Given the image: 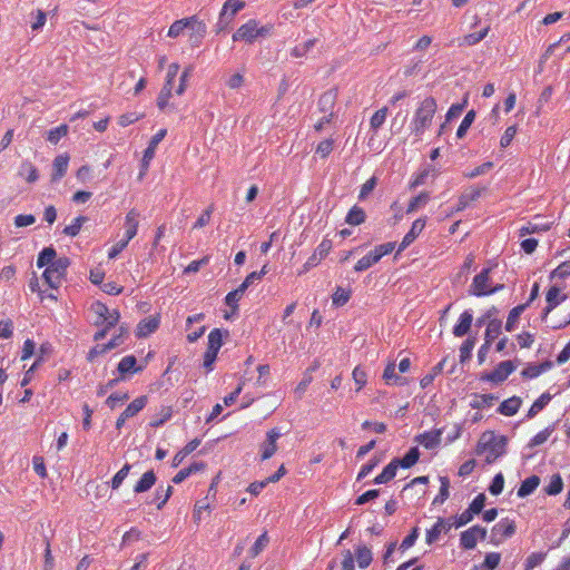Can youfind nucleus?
Returning a JSON list of instances; mask_svg holds the SVG:
<instances>
[{
	"label": "nucleus",
	"mask_w": 570,
	"mask_h": 570,
	"mask_svg": "<svg viewBox=\"0 0 570 570\" xmlns=\"http://www.w3.org/2000/svg\"><path fill=\"white\" fill-rule=\"evenodd\" d=\"M507 438L495 435L493 432L483 433L478 445L476 453L484 455L485 462L491 464L505 453Z\"/></svg>",
	"instance_id": "f257e3e1"
},
{
	"label": "nucleus",
	"mask_w": 570,
	"mask_h": 570,
	"mask_svg": "<svg viewBox=\"0 0 570 570\" xmlns=\"http://www.w3.org/2000/svg\"><path fill=\"white\" fill-rule=\"evenodd\" d=\"M436 109V100L433 97H426L420 102L411 121V130L416 137H421L430 128Z\"/></svg>",
	"instance_id": "f03ea898"
},
{
	"label": "nucleus",
	"mask_w": 570,
	"mask_h": 570,
	"mask_svg": "<svg viewBox=\"0 0 570 570\" xmlns=\"http://www.w3.org/2000/svg\"><path fill=\"white\" fill-rule=\"evenodd\" d=\"M272 29L273 26L271 24L259 27V22L256 19H249L234 32L233 40L252 43L258 37H264L268 35L272 31Z\"/></svg>",
	"instance_id": "7ed1b4c3"
},
{
	"label": "nucleus",
	"mask_w": 570,
	"mask_h": 570,
	"mask_svg": "<svg viewBox=\"0 0 570 570\" xmlns=\"http://www.w3.org/2000/svg\"><path fill=\"white\" fill-rule=\"evenodd\" d=\"M395 246V242H389L375 246L372 250H370L366 255L356 262L354 265V271L360 273L371 268L373 265L379 263L383 256L391 254Z\"/></svg>",
	"instance_id": "20e7f679"
},
{
	"label": "nucleus",
	"mask_w": 570,
	"mask_h": 570,
	"mask_svg": "<svg viewBox=\"0 0 570 570\" xmlns=\"http://www.w3.org/2000/svg\"><path fill=\"white\" fill-rule=\"evenodd\" d=\"M491 271H492L491 267L483 268L479 274H476L473 277L472 284L470 285V288H469L470 295L476 296V297L488 296V295L499 292L503 287L502 285L491 287V279H490Z\"/></svg>",
	"instance_id": "39448f33"
},
{
	"label": "nucleus",
	"mask_w": 570,
	"mask_h": 570,
	"mask_svg": "<svg viewBox=\"0 0 570 570\" xmlns=\"http://www.w3.org/2000/svg\"><path fill=\"white\" fill-rule=\"evenodd\" d=\"M70 262L67 257H59L55 263L47 266L42 277L51 288H58L66 275Z\"/></svg>",
	"instance_id": "423d86ee"
},
{
	"label": "nucleus",
	"mask_w": 570,
	"mask_h": 570,
	"mask_svg": "<svg viewBox=\"0 0 570 570\" xmlns=\"http://www.w3.org/2000/svg\"><path fill=\"white\" fill-rule=\"evenodd\" d=\"M333 248V243L330 238L325 237L315 248L313 254L307 258L303 266L297 271V275H304L312 268L318 266L321 262L330 254Z\"/></svg>",
	"instance_id": "0eeeda50"
},
{
	"label": "nucleus",
	"mask_w": 570,
	"mask_h": 570,
	"mask_svg": "<svg viewBox=\"0 0 570 570\" xmlns=\"http://www.w3.org/2000/svg\"><path fill=\"white\" fill-rule=\"evenodd\" d=\"M245 2L242 0H226L219 13L217 22V32L223 31L232 22L234 16L244 9Z\"/></svg>",
	"instance_id": "6e6552de"
},
{
	"label": "nucleus",
	"mask_w": 570,
	"mask_h": 570,
	"mask_svg": "<svg viewBox=\"0 0 570 570\" xmlns=\"http://www.w3.org/2000/svg\"><path fill=\"white\" fill-rule=\"evenodd\" d=\"M515 368L517 366L512 361H503L499 363L492 372L482 374L481 381L500 384L504 382Z\"/></svg>",
	"instance_id": "1a4fd4ad"
},
{
	"label": "nucleus",
	"mask_w": 570,
	"mask_h": 570,
	"mask_svg": "<svg viewBox=\"0 0 570 570\" xmlns=\"http://www.w3.org/2000/svg\"><path fill=\"white\" fill-rule=\"evenodd\" d=\"M488 531L480 525H473L460 534V546L465 550H472L476 547L478 540H484Z\"/></svg>",
	"instance_id": "9d476101"
},
{
	"label": "nucleus",
	"mask_w": 570,
	"mask_h": 570,
	"mask_svg": "<svg viewBox=\"0 0 570 570\" xmlns=\"http://www.w3.org/2000/svg\"><path fill=\"white\" fill-rule=\"evenodd\" d=\"M492 539L494 544H499L503 539H508L515 533V522L509 518L501 519L492 528Z\"/></svg>",
	"instance_id": "9b49d317"
},
{
	"label": "nucleus",
	"mask_w": 570,
	"mask_h": 570,
	"mask_svg": "<svg viewBox=\"0 0 570 570\" xmlns=\"http://www.w3.org/2000/svg\"><path fill=\"white\" fill-rule=\"evenodd\" d=\"M282 436L278 428H273L266 433V440L261 444V459L266 461L277 451V440Z\"/></svg>",
	"instance_id": "f8f14e48"
},
{
	"label": "nucleus",
	"mask_w": 570,
	"mask_h": 570,
	"mask_svg": "<svg viewBox=\"0 0 570 570\" xmlns=\"http://www.w3.org/2000/svg\"><path fill=\"white\" fill-rule=\"evenodd\" d=\"M187 31L190 45L198 47L206 36L207 27L204 21L199 20L196 16H191L189 17Z\"/></svg>",
	"instance_id": "ddd939ff"
},
{
	"label": "nucleus",
	"mask_w": 570,
	"mask_h": 570,
	"mask_svg": "<svg viewBox=\"0 0 570 570\" xmlns=\"http://www.w3.org/2000/svg\"><path fill=\"white\" fill-rule=\"evenodd\" d=\"M425 224V218H417L412 223L410 230L404 235L399 245L397 254L407 248L417 238V236L423 232Z\"/></svg>",
	"instance_id": "4468645a"
},
{
	"label": "nucleus",
	"mask_w": 570,
	"mask_h": 570,
	"mask_svg": "<svg viewBox=\"0 0 570 570\" xmlns=\"http://www.w3.org/2000/svg\"><path fill=\"white\" fill-rule=\"evenodd\" d=\"M166 134H167L166 129H160L151 137V139L148 144V147L144 151V156H142V160H141V167L144 168V170L148 169L150 161L155 157L157 146L165 138Z\"/></svg>",
	"instance_id": "2eb2a0df"
},
{
	"label": "nucleus",
	"mask_w": 570,
	"mask_h": 570,
	"mask_svg": "<svg viewBox=\"0 0 570 570\" xmlns=\"http://www.w3.org/2000/svg\"><path fill=\"white\" fill-rule=\"evenodd\" d=\"M139 217L140 214L137 209H130L125 216V234L124 238L129 242L137 235L138 226H139Z\"/></svg>",
	"instance_id": "dca6fc26"
},
{
	"label": "nucleus",
	"mask_w": 570,
	"mask_h": 570,
	"mask_svg": "<svg viewBox=\"0 0 570 570\" xmlns=\"http://www.w3.org/2000/svg\"><path fill=\"white\" fill-rule=\"evenodd\" d=\"M567 295L561 294V291L557 286H551L547 294H546V301L547 306L543 309V318L548 316L549 313H551L561 302L566 301Z\"/></svg>",
	"instance_id": "f3484780"
},
{
	"label": "nucleus",
	"mask_w": 570,
	"mask_h": 570,
	"mask_svg": "<svg viewBox=\"0 0 570 570\" xmlns=\"http://www.w3.org/2000/svg\"><path fill=\"white\" fill-rule=\"evenodd\" d=\"M442 430L426 431L415 436V441L428 450L435 449L441 443Z\"/></svg>",
	"instance_id": "a211bd4d"
},
{
	"label": "nucleus",
	"mask_w": 570,
	"mask_h": 570,
	"mask_svg": "<svg viewBox=\"0 0 570 570\" xmlns=\"http://www.w3.org/2000/svg\"><path fill=\"white\" fill-rule=\"evenodd\" d=\"M481 193L482 190L476 187H471L470 189L462 193L459 197V202L455 208L451 212V214L464 210L481 196Z\"/></svg>",
	"instance_id": "6ab92c4d"
},
{
	"label": "nucleus",
	"mask_w": 570,
	"mask_h": 570,
	"mask_svg": "<svg viewBox=\"0 0 570 570\" xmlns=\"http://www.w3.org/2000/svg\"><path fill=\"white\" fill-rule=\"evenodd\" d=\"M117 371L124 379L127 374H135L142 371V366H137V358L134 355L124 356L118 363Z\"/></svg>",
	"instance_id": "aec40b11"
},
{
	"label": "nucleus",
	"mask_w": 570,
	"mask_h": 570,
	"mask_svg": "<svg viewBox=\"0 0 570 570\" xmlns=\"http://www.w3.org/2000/svg\"><path fill=\"white\" fill-rule=\"evenodd\" d=\"M159 327V317L158 316H149L141 320L136 328L137 337H147L151 333H154Z\"/></svg>",
	"instance_id": "412c9836"
},
{
	"label": "nucleus",
	"mask_w": 570,
	"mask_h": 570,
	"mask_svg": "<svg viewBox=\"0 0 570 570\" xmlns=\"http://www.w3.org/2000/svg\"><path fill=\"white\" fill-rule=\"evenodd\" d=\"M552 367V362L544 361L540 364H528L522 371L521 376L525 380H532Z\"/></svg>",
	"instance_id": "4be33fe9"
},
{
	"label": "nucleus",
	"mask_w": 570,
	"mask_h": 570,
	"mask_svg": "<svg viewBox=\"0 0 570 570\" xmlns=\"http://www.w3.org/2000/svg\"><path fill=\"white\" fill-rule=\"evenodd\" d=\"M473 321V315L471 311H464L460 317L458 323L453 327V334L456 337H462L466 335L471 328Z\"/></svg>",
	"instance_id": "5701e85b"
},
{
	"label": "nucleus",
	"mask_w": 570,
	"mask_h": 570,
	"mask_svg": "<svg viewBox=\"0 0 570 570\" xmlns=\"http://www.w3.org/2000/svg\"><path fill=\"white\" fill-rule=\"evenodd\" d=\"M70 157L68 154L58 155L53 160V173L51 176L52 181L60 180L67 173Z\"/></svg>",
	"instance_id": "b1692460"
},
{
	"label": "nucleus",
	"mask_w": 570,
	"mask_h": 570,
	"mask_svg": "<svg viewBox=\"0 0 570 570\" xmlns=\"http://www.w3.org/2000/svg\"><path fill=\"white\" fill-rule=\"evenodd\" d=\"M521 404V397L514 395L501 402L497 411L504 416H512L518 413Z\"/></svg>",
	"instance_id": "393cba45"
},
{
	"label": "nucleus",
	"mask_w": 570,
	"mask_h": 570,
	"mask_svg": "<svg viewBox=\"0 0 570 570\" xmlns=\"http://www.w3.org/2000/svg\"><path fill=\"white\" fill-rule=\"evenodd\" d=\"M451 524H448L442 518H439L438 521L433 524L431 529L426 531L425 541L428 544H432L438 541L440 534L443 531H449L451 529Z\"/></svg>",
	"instance_id": "a878e982"
},
{
	"label": "nucleus",
	"mask_w": 570,
	"mask_h": 570,
	"mask_svg": "<svg viewBox=\"0 0 570 570\" xmlns=\"http://www.w3.org/2000/svg\"><path fill=\"white\" fill-rule=\"evenodd\" d=\"M18 176L23 178L27 183L33 184L39 179V171L32 163L24 160L20 165Z\"/></svg>",
	"instance_id": "bb28decb"
},
{
	"label": "nucleus",
	"mask_w": 570,
	"mask_h": 570,
	"mask_svg": "<svg viewBox=\"0 0 570 570\" xmlns=\"http://www.w3.org/2000/svg\"><path fill=\"white\" fill-rule=\"evenodd\" d=\"M540 484V478L538 475H531L522 481L519 487L517 494L519 498H525L533 493Z\"/></svg>",
	"instance_id": "cd10ccee"
},
{
	"label": "nucleus",
	"mask_w": 570,
	"mask_h": 570,
	"mask_svg": "<svg viewBox=\"0 0 570 570\" xmlns=\"http://www.w3.org/2000/svg\"><path fill=\"white\" fill-rule=\"evenodd\" d=\"M156 474L154 473V471H147L145 472L141 478L139 479V481L135 484L134 487V492L135 493H142V492H146L148 491L149 489H151L154 487V484L156 483Z\"/></svg>",
	"instance_id": "c85d7f7f"
},
{
	"label": "nucleus",
	"mask_w": 570,
	"mask_h": 570,
	"mask_svg": "<svg viewBox=\"0 0 570 570\" xmlns=\"http://www.w3.org/2000/svg\"><path fill=\"white\" fill-rule=\"evenodd\" d=\"M147 402H148V397L146 395L136 397L124 410V412H122L124 416L127 419L134 417L147 405Z\"/></svg>",
	"instance_id": "c756f323"
},
{
	"label": "nucleus",
	"mask_w": 570,
	"mask_h": 570,
	"mask_svg": "<svg viewBox=\"0 0 570 570\" xmlns=\"http://www.w3.org/2000/svg\"><path fill=\"white\" fill-rule=\"evenodd\" d=\"M420 459V451L417 448H411L402 459H393L396 462L397 468L410 469Z\"/></svg>",
	"instance_id": "7c9ffc66"
},
{
	"label": "nucleus",
	"mask_w": 570,
	"mask_h": 570,
	"mask_svg": "<svg viewBox=\"0 0 570 570\" xmlns=\"http://www.w3.org/2000/svg\"><path fill=\"white\" fill-rule=\"evenodd\" d=\"M552 396L550 393H542L530 406L527 413L528 419L534 417L540 411H542L551 401Z\"/></svg>",
	"instance_id": "2f4dec72"
},
{
	"label": "nucleus",
	"mask_w": 570,
	"mask_h": 570,
	"mask_svg": "<svg viewBox=\"0 0 570 570\" xmlns=\"http://www.w3.org/2000/svg\"><path fill=\"white\" fill-rule=\"evenodd\" d=\"M498 400V396L494 394H474L473 400L470 403L472 409H487L492 406V404Z\"/></svg>",
	"instance_id": "473e14b6"
},
{
	"label": "nucleus",
	"mask_w": 570,
	"mask_h": 570,
	"mask_svg": "<svg viewBox=\"0 0 570 570\" xmlns=\"http://www.w3.org/2000/svg\"><path fill=\"white\" fill-rule=\"evenodd\" d=\"M502 322L498 318L491 320L488 323L485 334H484V343L491 345L492 342L499 337L501 334Z\"/></svg>",
	"instance_id": "72a5a7b5"
},
{
	"label": "nucleus",
	"mask_w": 570,
	"mask_h": 570,
	"mask_svg": "<svg viewBox=\"0 0 570 570\" xmlns=\"http://www.w3.org/2000/svg\"><path fill=\"white\" fill-rule=\"evenodd\" d=\"M397 465H396V462H394L393 460L383 469V471L375 476V479L373 480V482L375 484H384V483H387L390 482L392 479H394V476L396 475V471H397Z\"/></svg>",
	"instance_id": "f704fd0d"
},
{
	"label": "nucleus",
	"mask_w": 570,
	"mask_h": 570,
	"mask_svg": "<svg viewBox=\"0 0 570 570\" xmlns=\"http://www.w3.org/2000/svg\"><path fill=\"white\" fill-rule=\"evenodd\" d=\"M355 559L358 568L365 569L373 560L372 551L365 546H358L355 549Z\"/></svg>",
	"instance_id": "c9c22d12"
},
{
	"label": "nucleus",
	"mask_w": 570,
	"mask_h": 570,
	"mask_svg": "<svg viewBox=\"0 0 570 570\" xmlns=\"http://www.w3.org/2000/svg\"><path fill=\"white\" fill-rule=\"evenodd\" d=\"M365 218L366 215L364 209L355 205L348 210L345 222L348 225L358 226L365 222Z\"/></svg>",
	"instance_id": "e433bc0d"
},
{
	"label": "nucleus",
	"mask_w": 570,
	"mask_h": 570,
	"mask_svg": "<svg viewBox=\"0 0 570 570\" xmlns=\"http://www.w3.org/2000/svg\"><path fill=\"white\" fill-rule=\"evenodd\" d=\"M528 307V304H520L515 307H513L508 315L507 322H505V330L508 332H512L515 328V325L519 321L520 315L525 311Z\"/></svg>",
	"instance_id": "4c0bfd02"
},
{
	"label": "nucleus",
	"mask_w": 570,
	"mask_h": 570,
	"mask_svg": "<svg viewBox=\"0 0 570 570\" xmlns=\"http://www.w3.org/2000/svg\"><path fill=\"white\" fill-rule=\"evenodd\" d=\"M57 256V253L55 250V248L52 247H46L43 248L39 255H38V258H37V266L39 268L41 267H47L49 265H51L52 263H55L58 258H56Z\"/></svg>",
	"instance_id": "58836bf2"
},
{
	"label": "nucleus",
	"mask_w": 570,
	"mask_h": 570,
	"mask_svg": "<svg viewBox=\"0 0 570 570\" xmlns=\"http://www.w3.org/2000/svg\"><path fill=\"white\" fill-rule=\"evenodd\" d=\"M387 115H389L387 107H382L379 110H376L370 119L371 130L376 132L385 122Z\"/></svg>",
	"instance_id": "ea45409f"
},
{
	"label": "nucleus",
	"mask_w": 570,
	"mask_h": 570,
	"mask_svg": "<svg viewBox=\"0 0 570 570\" xmlns=\"http://www.w3.org/2000/svg\"><path fill=\"white\" fill-rule=\"evenodd\" d=\"M550 228H551V224L550 223L538 224V223L529 222V223H527L525 225H523L519 229V235L521 237H523V236L529 235V234L547 232Z\"/></svg>",
	"instance_id": "a19ab883"
},
{
	"label": "nucleus",
	"mask_w": 570,
	"mask_h": 570,
	"mask_svg": "<svg viewBox=\"0 0 570 570\" xmlns=\"http://www.w3.org/2000/svg\"><path fill=\"white\" fill-rule=\"evenodd\" d=\"M173 416L171 406H161L159 412L150 420L151 428H159Z\"/></svg>",
	"instance_id": "79ce46f5"
},
{
	"label": "nucleus",
	"mask_w": 570,
	"mask_h": 570,
	"mask_svg": "<svg viewBox=\"0 0 570 570\" xmlns=\"http://www.w3.org/2000/svg\"><path fill=\"white\" fill-rule=\"evenodd\" d=\"M489 30H490V27H485L479 32L465 35L460 40V46H474V45L479 43L481 40H483L488 36Z\"/></svg>",
	"instance_id": "37998d69"
},
{
	"label": "nucleus",
	"mask_w": 570,
	"mask_h": 570,
	"mask_svg": "<svg viewBox=\"0 0 570 570\" xmlns=\"http://www.w3.org/2000/svg\"><path fill=\"white\" fill-rule=\"evenodd\" d=\"M189 17L174 21L167 32L169 38H177L187 31Z\"/></svg>",
	"instance_id": "c03bdc74"
},
{
	"label": "nucleus",
	"mask_w": 570,
	"mask_h": 570,
	"mask_svg": "<svg viewBox=\"0 0 570 570\" xmlns=\"http://www.w3.org/2000/svg\"><path fill=\"white\" fill-rule=\"evenodd\" d=\"M553 431H554V425H549V426L544 428L543 430H541L540 432H538L529 441V448H535V446H539V445L543 444L544 442H547L548 439L553 433Z\"/></svg>",
	"instance_id": "a18cd8bd"
},
{
	"label": "nucleus",
	"mask_w": 570,
	"mask_h": 570,
	"mask_svg": "<svg viewBox=\"0 0 570 570\" xmlns=\"http://www.w3.org/2000/svg\"><path fill=\"white\" fill-rule=\"evenodd\" d=\"M88 220L86 216H78L73 218L70 225H67L62 233L69 237H76L82 227V225Z\"/></svg>",
	"instance_id": "49530a36"
},
{
	"label": "nucleus",
	"mask_w": 570,
	"mask_h": 570,
	"mask_svg": "<svg viewBox=\"0 0 570 570\" xmlns=\"http://www.w3.org/2000/svg\"><path fill=\"white\" fill-rule=\"evenodd\" d=\"M396 365L394 362H389L383 372V380L387 385L401 384V379L395 373Z\"/></svg>",
	"instance_id": "de8ad7c7"
},
{
	"label": "nucleus",
	"mask_w": 570,
	"mask_h": 570,
	"mask_svg": "<svg viewBox=\"0 0 570 570\" xmlns=\"http://www.w3.org/2000/svg\"><path fill=\"white\" fill-rule=\"evenodd\" d=\"M315 43L316 39H309L304 43L297 45L291 50V56L293 58H303L313 49Z\"/></svg>",
	"instance_id": "09e8293b"
},
{
	"label": "nucleus",
	"mask_w": 570,
	"mask_h": 570,
	"mask_svg": "<svg viewBox=\"0 0 570 570\" xmlns=\"http://www.w3.org/2000/svg\"><path fill=\"white\" fill-rule=\"evenodd\" d=\"M430 199V195L426 191H423L419 194L417 196L413 197L406 208V214L414 213L420 207H423Z\"/></svg>",
	"instance_id": "8fccbe9b"
},
{
	"label": "nucleus",
	"mask_w": 570,
	"mask_h": 570,
	"mask_svg": "<svg viewBox=\"0 0 570 570\" xmlns=\"http://www.w3.org/2000/svg\"><path fill=\"white\" fill-rule=\"evenodd\" d=\"M269 538L267 535V532H263L254 542L252 548L249 549V556L250 558L257 557L268 544Z\"/></svg>",
	"instance_id": "3c124183"
},
{
	"label": "nucleus",
	"mask_w": 570,
	"mask_h": 570,
	"mask_svg": "<svg viewBox=\"0 0 570 570\" xmlns=\"http://www.w3.org/2000/svg\"><path fill=\"white\" fill-rule=\"evenodd\" d=\"M440 491L433 500V504H442L450 495V480L448 476H440Z\"/></svg>",
	"instance_id": "603ef678"
},
{
	"label": "nucleus",
	"mask_w": 570,
	"mask_h": 570,
	"mask_svg": "<svg viewBox=\"0 0 570 570\" xmlns=\"http://www.w3.org/2000/svg\"><path fill=\"white\" fill-rule=\"evenodd\" d=\"M68 126L62 124L53 129H50L47 134V140L53 145H57L61 138L67 136Z\"/></svg>",
	"instance_id": "864d4df0"
},
{
	"label": "nucleus",
	"mask_w": 570,
	"mask_h": 570,
	"mask_svg": "<svg viewBox=\"0 0 570 570\" xmlns=\"http://www.w3.org/2000/svg\"><path fill=\"white\" fill-rule=\"evenodd\" d=\"M223 345V334L219 328H214L208 334V346L207 348L218 352Z\"/></svg>",
	"instance_id": "5fc2aeb1"
},
{
	"label": "nucleus",
	"mask_w": 570,
	"mask_h": 570,
	"mask_svg": "<svg viewBox=\"0 0 570 570\" xmlns=\"http://www.w3.org/2000/svg\"><path fill=\"white\" fill-rule=\"evenodd\" d=\"M444 363H445V360H442L441 362H439L431 371V373L426 374L425 376H423L420 381V385L422 389H425L428 387L430 384L433 383L434 379L436 375H439L442 371H443V366H444Z\"/></svg>",
	"instance_id": "6e6d98bb"
},
{
	"label": "nucleus",
	"mask_w": 570,
	"mask_h": 570,
	"mask_svg": "<svg viewBox=\"0 0 570 570\" xmlns=\"http://www.w3.org/2000/svg\"><path fill=\"white\" fill-rule=\"evenodd\" d=\"M474 119H475V111L474 110L468 111L456 130L458 138H463L465 136L468 129L471 127Z\"/></svg>",
	"instance_id": "4d7b16f0"
},
{
	"label": "nucleus",
	"mask_w": 570,
	"mask_h": 570,
	"mask_svg": "<svg viewBox=\"0 0 570 570\" xmlns=\"http://www.w3.org/2000/svg\"><path fill=\"white\" fill-rule=\"evenodd\" d=\"M563 489V481L560 474H553L550 479L548 487L546 488V492L549 495H557Z\"/></svg>",
	"instance_id": "13d9d810"
},
{
	"label": "nucleus",
	"mask_w": 570,
	"mask_h": 570,
	"mask_svg": "<svg viewBox=\"0 0 570 570\" xmlns=\"http://www.w3.org/2000/svg\"><path fill=\"white\" fill-rule=\"evenodd\" d=\"M119 318H120V313L117 311V309H112L105 318H102L101 321L99 320H96L95 321V325L96 326H100V325H105L107 326V328H111V327H115L118 322H119Z\"/></svg>",
	"instance_id": "bf43d9fd"
},
{
	"label": "nucleus",
	"mask_w": 570,
	"mask_h": 570,
	"mask_svg": "<svg viewBox=\"0 0 570 570\" xmlns=\"http://www.w3.org/2000/svg\"><path fill=\"white\" fill-rule=\"evenodd\" d=\"M350 298H351V291L345 289L343 287H337L332 296L333 304L336 306L345 305Z\"/></svg>",
	"instance_id": "052dcab7"
},
{
	"label": "nucleus",
	"mask_w": 570,
	"mask_h": 570,
	"mask_svg": "<svg viewBox=\"0 0 570 570\" xmlns=\"http://www.w3.org/2000/svg\"><path fill=\"white\" fill-rule=\"evenodd\" d=\"M131 465L126 463L111 479V488L117 490L128 476Z\"/></svg>",
	"instance_id": "680f3d73"
},
{
	"label": "nucleus",
	"mask_w": 570,
	"mask_h": 570,
	"mask_svg": "<svg viewBox=\"0 0 570 570\" xmlns=\"http://www.w3.org/2000/svg\"><path fill=\"white\" fill-rule=\"evenodd\" d=\"M352 377L356 384V391L362 390L366 385L367 374L362 367L356 366L352 372Z\"/></svg>",
	"instance_id": "e2e57ef3"
},
{
	"label": "nucleus",
	"mask_w": 570,
	"mask_h": 570,
	"mask_svg": "<svg viewBox=\"0 0 570 570\" xmlns=\"http://www.w3.org/2000/svg\"><path fill=\"white\" fill-rule=\"evenodd\" d=\"M570 276V261L559 264L551 273L550 278H567Z\"/></svg>",
	"instance_id": "0e129e2a"
},
{
	"label": "nucleus",
	"mask_w": 570,
	"mask_h": 570,
	"mask_svg": "<svg viewBox=\"0 0 570 570\" xmlns=\"http://www.w3.org/2000/svg\"><path fill=\"white\" fill-rule=\"evenodd\" d=\"M171 91H173L171 87H167L165 85L163 86V88L157 97V107L160 110H164L168 106L169 99L171 98V95H173Z\"/></svg>",
	"instance_id": "69168bd1"
},
{
	"label": "nucleus",
	"mask_w": 570,
	"mask_h": 570,
	"mask_svg": "<svg viewBox=\"0 0 570 570\" xmlns=\"http://www.w3.org/2000/svg\"><path fill=\"white\" fill-rule=\"evenodd\" d=\"M501 561V554L499 552H489L485 554L482 567L485 570H494Z\"/></svg>",
	"instance_id": "338daca9"
},
{
	"label": "nucleus",
	"mask_w": 570,
	"mask_h": 570,
	"mask_svg": "<svg viewBox=\"0 0 570 570\" xmlns=\"http://www.w3.org/2000/svg\"><path fill=\"white\" fill-rule=\"evenodd\" d=\"M544 553L541 552H533L531 553L524 563V570H532L535 567L540 566L544 560Z\"/></svg>",
	"instance_id": "774afa93"
}]
</instances>
